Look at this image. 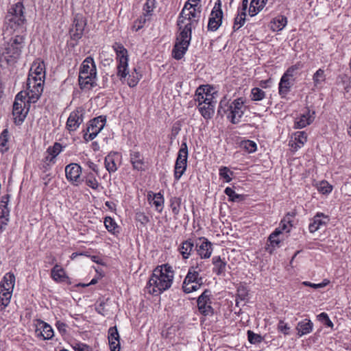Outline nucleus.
I'll return each mask as SVG.
<instances>
[{"instance_id":"f257e3e1","label":"nucleus","mask_w":351,"mask_h":351,"mask_svg":"<svg viewBox=\"0 0 351 351\" xmlns=\"http://www.w3.org/2000/svg\"><path fill=\"white\" fill-rule=\"evenodd\" d=\"M174 271L168 264L158 266L153 271L146 286L148 293L158 295L169 289L173 283Z\"/></svg>"},{"instance_id":"f03ea898","label":"nucleus","mask_w":351,"mask_h":351,"mask_svg":"<svg viewBox=\"0 0 351 351\" xmlns=\"http://www.w3.org/2000/svg\"><path fill=\"white\" fill-rule=\"evenodd\" d=\"M202 12L201 0H188L184 4L177 21L179 30L191 33L197 24Z\"/></svg>"},{"instance_id":"7ed1b4c3","label":"nucleus","mask_w":351,"mask_h":351,"mask_svg":"<svg viewBox=\"0 0 351 351\" xmlns=\"http://www.w3.org/2000/svg\"><path fill=\"white\" fill-rule=\"evenodd\" d=\"M113 49L117 55V75L121 81L125 80L128 75V84L130 87H134L138 84L141 77V75L136 72V69L131 74H129L128 71V55L127 49L120 43H115L112 46Z\"/></svg>"},{"instance_id":"20e7f679","label":"nucleus","mask_w":351,"mask_h":351,"mask_svg":"<svg viewBox=\"0 0 351 351\" xmlns=\"http://www.w3.org/2000/svg\"><path fill=\"white\" fill-rule=\"evenodd\" d=\"M245 110V101L242 97L235 99L232 102L223 97L219 102L217 112L221 116L226 115L232 123L237 124L241 121Z\"/></svg>"},{"instance_id":"39448f33","label":"nucleus","mask_w":351,"mask_h":351,"mask_svg":"<svg viewBox=\"0 0 351 351\" xmlns=\"http://www.w3.org/2000/svg\"><path fill=\"white\" fill-rule=\"evenodd\" d=\"M24 10L25 8L21 1L10 6L5 18L8 27L21 33L26 31L27 20Z\"/></svg>"},{"instance_id":"423d86ee","label":"nucleus","mask_w":351,"mask_h":351,"mask_svg":"<svg viewBox=\"0 0 351 351\" xmlns=\"http://www.w3.org/2000/svg\"><path fill=\"white\" fill-rule=\"evenodd\" d=\"M191 40V33L180 30L177 42L172 51V56L176 60H180L186 53Z\"/></svg>"},{"instance_id":"0eeeda50","label":"nucleus","mask_w":351,"mask_h":351,"mask_svg":"<svg viewBox=\"0 0 351 351\" xmlns=\"http://www.w3.org/2000/svg\"><path fill=\"white\" fill-rule=\"evenodd\" d=\"M188 147L186 141H183L178 151L174 167V178L178 181L184 173L187 167Z\"/></svg>"},{"instance_id":"6e6552de","label":"nucleus","mask_w":351,"mask_h":351,"mask_svg":"<svg viewBox=\"0 0 351 351\" xmlns=\"http://www.w3.org/2000/svg\"><path fill=\"white\" fill-rule=\"evenodd\" d=\"M27 112L28 108L26 107L25 96H24L23 93L21 91L16 95L13 104L12 115L15 123L20 124L23 122Z\"/></svg>"},{"instance_id":"1a4fd4ad","label":"nucleus","mask_w":351,"mask_h":351,"mask_svg":"<svg viewBox=\"0 0 351 351\" xmlns=\"http://www.w3.org/2000/svg\"><path fill=\"white\" fill-rule=\"evenodd\" d=\"M44 82L34 80L33 77H28L27 80V90L25 93V97H28V102L35 103L40 98L43 91Z\"/></svg>"},{"instance_id":"9d476101","label":"nucleus","mask_w":351,"mask_h":351,"mask_svg":"<svg viewBox=\"0 0 351 351\" xmlns=\"http://www.w3.org/2000/svg\"><path fill=\"white\" fill-rule=\"evenodd\" d=\"M44 82L34 80L33 77H28L27 80V90L25 93V97H28V102L35 103L40 98L43 91Z\"/></svg>"},{"instance_id":"9b49d317","label":"nucleus","mask_w":351,"mask_h":351,"mask_svg":"<svg viewBox=\"0 0 351 351\" xmlns=\"http://www.w3.org/2000/svg\"><path fill=\"white\" fill-rule=\"evenodd\" d=\"M105 124L106 118L101 116L90 120L84 134V140L86 141L93 140L104 128Z\"/></svg>"},{"instance_id":"f8f14e48","label":"nucleus","mask_w":351,"mask_h":351,"mask_svg":"<svg viewBox=\"0 0 351 351\" xmlns=\"http://www.w3.org/2000/svg\"><path fill=\"white\" fill-rule=\"evenodd\" d=\"M84 110L82 108H77L72 111L67 119L66 128L69 132H75L77 130L84 120Z\"/></svg>"},{"instance_id":"ddd939ff","label":"nucleus","mask_w":351,"mask_h":351,"mask_svg":"<svg viewBox=\"0 0 351 351\" xmlns=\"http://www.w3.org/2000/svg\"><path fill=\"white\" fill-rule=\"evenodd\" d=\"M223 18V12L221 10V2L218 0L213 8L210 17L208 21V29L216 31L221 25Z\"/></svg>"},{"instance_id":"4468645a","label":"nucleus","mask_w":351,"mask_h":351,"mask_svg":"<svg viewBox=\"0 0 351 351\" xmlns=\"http://www.w3.org/2000/svg\"><path fill=\"white\" fill-rule=\"evenodd\" d=\"M25 46V38L23 35H16L10 39L7 48V53L10 56L16 59L21 54L22 50Z\"/></svg>"},{"instance_id":"2eb2a0df","label":"nucleus","mask_w":351,"mask_h":351,"mask_svg":"<svg viewBox=\"0 0 351 351\" xmlns=\"http://www.w3.org/2000/svg\"><path fill=\"white\" fill-rule=\"evenodd\" d=\"M211 291L206 289L197 299V306L199 312L204 315H212L213 308L210 304Z\"/></svg>"},{"instance_id":"dca6fc26","label":"nucleus","mask_w":351,"mask_h":351,"mask_svg":"<svg viewBox=\"0 0 351 351\" xmlns=\"http://www.w3.org/2000/svg\"><path fill=\"white\" fill-rule=\"evenodd\" d=\"M213 244L205 237H200L195 241V250L201 258H208L213 252Z\"/></svg>"},{"instance_id":"f3484780","label":"nucleus","mask_w":351,"mask_h":351,"mask_svg":"<svg viewBox=\"0 0 351 351\" xmlns=\"http://www.w3.org/2000/svg\"><path fill=\"white\" fill-rule=\"evenodd\" d=\"M82 173L81 167L76 163H71L66 166L65 174L66 179L75 185H78L82 182L80 178Z\"/></svg>"},{"instance_id":"a211bd4d","label":"nucleus","mask_w":351,"mask_h":351,"mask_svg":"<svg viewBox=\"0 0 351 351\" xmlns=\"http://www.w3.org/2000/svg\"><path fill=\"white\" fill-rule=\"evenodd\" d=\"M330 221L328 215L323 213L318 212L316 215L310 219L308 224V230L311 233H314L321 228L326 226Z\"/></svg>"},{"instance_id":"6ab92c4d","label":"nucleus","mask_w":351,"mask_h":351,"mask_svg":"<svg viewBox=\"0 0 351 351\" xmlns=\"http://www.w3.org/2000/svg\"><path fill=\"white\" fill-rule=\"evenodd\" d=\"M86 25L85 19L82 16L77 15L74 18L73 27L70 29L71 38L75 40L81 38Z\"/></svg>"},{"instance_id":"aec40b11","label":"nucleus","mask_w":351,"mask_h":351,"mask_svg":"<svg viewBox=\"0 0 351 351\" xmlns=\"http://www.w3.org/2000/svg\"><path fill=\"white\" fill-rule=\"evenodd\" d=\"M28 77H33L38 81H45V66L44 62L36 60L32 64Z\"/></svg>"},{"instance_id":"412c9836","label":"nucleus","mask_w":351,"mask_h":351,"mask_svg":"<svg viewBox=\"0 0 351 351\" xmlns=\"http://www.w3.org/2000/svg\"><path fill=\"white\" fill-rule=\"evenodd\" d=\"M315 112L306 109L300 116L295 119L294 128L302 129L309 125L315 119Z\"/></svg>"},{"instance_id":"4be33fe9","label":"nucleus","mask_w":351,"mask_h":351,"mask_svg":"<svg viewBox=\"0 0 351 351\" xmlns=\"http://www.w3.org/2000/svg\"><path fill=\"white\" fill-rule=\"evenodd\" d=\"M130 161L134 170L143 171L145 170V165L143 154L138 151H131Z\"/></svg>"},{"instance_id":"5701e85b","label":"nucleus","mask_w":351,"mask_h":351,"mask_svg":"<svg viewBox=\"0 0 351 351\" xmlns=\"http://www.w3.org/2000/svg\"><path fill=\"white\" fill-rule=\"evenodd\" d=\"M37 337H41L44 340L51 339L54 335L53 330L47 323L39 320L38 328L36 330Z\"/></svg>"},{"instance_id":"b1692460","label":"nucleus","mask_w":351,"mask_h":351,"mask_svg":"<svg viewBox=\"0 0 351 351\" xmlns=\"http://www.w3.org/2000/svg\"><path fill=\"white\" fill-rule=\"evenodd\" d=\"M79 75H97L96 64L92 57L88 56L82 62Z\"/></svg>"},{"instance_id":"393cba45","label":"nucleus","mask_w":351,"mask_h":351,"mask_svg":"<svg viewBox=\"0 0 351 351\" xmlns=\"http://www.w3.org/2000/svg\"><path fill=\"white\" fill-rule=\"evenodd\" d=\"M147 200L152 204L157 212L162 213L164 208L165 199L163 195L159 192L154 193L149 191L147 194Z\"/></svg>"},{"instance_id":"a878e982","label":"nucleus","mask_w":351,"mask_h":351,"mask_svg":"<svg viewBox=\"0 0 351 351\" xmlns=\"http://www.w3.org/2000/svg\"><path fill=\"white\" fill-rule=\"evenodd\" d=\"M108 338L110 351H120V337L117 326H112L108 329Z\"/></svg>"},{"instance_id":"bb28decb","label":"nucleus","mask_w":351,"mask_h":351,"mask_svg":"<svg viewBox=\"0 0 351 351\" xmlns=\"http://www.w3.org/2000/svg\"><path fill=\"white\" fill-rule=\"evenodd\" d=\"M78 81L82 89L90 90L97 85V75H79Z\"/></svg>"},{"instance_id":"cd10ccee","label":"nucleus","mask_w":351,"mask_h":351,"mask_svg":"<svg viewBox=\"0 0 351 351\" xmlns=\"http://www.w3.org/2000/svg\"><path fill=\"white\" fill-rule=\"evenodd\" d=\"M293 84V82L291 80V77L283 74L278 86V92L280 95L282 97H285L290 91L291 87Z\"/></svg>"},{"instance_id":"c85d7f7f","label":"nucleus","mask_w":351,"mask_h":351,"mask_svg":"<svg viewBox=\"0 0 351 351\" xmlns=\"http://www.w3.org/2000/svg\"><path fill=\"white\" fill-rule=\"evenodd\" d=\"M210 103L211 104H203L202 106H197V108L201 115L205 119H210L214 115L215 106L217 103V101H213V102Z\"/></svg>"},{"instance_id":"c756f323","label":"nucleus","mask_w":351,"mask_h":351,"mask_svg":"<svg viewBox=\"0 0 351 351\" xmlns=\"http://www.w3.org/2000/svg\"><path fill=\"white\" fill-rule=\"evenodd\" d=\"M313 324L310 319H305L298 322L296 330L300 337L307 335L312 332Z\"/></svg>"},{"instance_id":"7c9ffc66","label":"nucleus","mask_w":351,"mask_h":351,"mask_svg":"<svg viewBox=\"0 0 351 351\" xmlns=\"http://www.w3.org/2000/svg\"><path fill=\"white\" fill-rule=\"evenodd\" d=\"M15 284V276L12 273H7L1 282H0V288L3 290H7L9 291H13V289Z\"/></svg>"},{"instance_id":"2f4dec72","label":"nucleus","mask_w":351,"mask_h":351,"mask_svg":"<svg viewBox=\"0 0 351 351\" xmlns=\"http://www.w3.org/2000/svg\"><path fill=\"white\" fill-rule=\"evenodd\" d=\"M214 265L213 272L217 276L224 274L226 267V262L223 261L219 256H214L212 259Z\"/></svg>"},{"instance_id":"473e14b6","label":"nucleus","mask_w":351,"mask_h":351,"mask_svg":"<svg viewBox=\"0 0 351 351\" xmlns=\"http://www.w3.org/2000/svg\"><path fill=\"white\" fill-rule=\"evenodd\" d=\"M51 276L53 280L58 282H64L68 278L64 270L58 265L51 269Z\"/></svg>"},{"instance_id":"72a5a7b5","label":"nucleus","mask_w":351,"mask_h":351,"mask_svg":"<svg viewBox=\"0 0 351 351\" xmlns=\"http://www.w3.org/2000/svg\"><path fill=\"white\" fill-rule=\"evenodd\" d=\"M194 245L195 243L191 239L186 240L182 243L179 247V251L183 258L186 259L190 256L193 250Z\"/></svg>"},{"instance_id":"f704fd0d","label":"nucleus","mask_w":351,"mask_h":351,"mask_svg":"<svg viewBox=\"0 0 351 351\" xmlns=\"http://www.w3.org/2000/svg\"><path fill=\"white\" fill-rule=\"evenodd\" d=\"M287 24V18L280 15L274 18L271 22V28L274 32H279L284 29Z\"/></svg>"},{"instance_id":"c9c22d12","label":"nucleus","mask_w":351,"mask_h":351,"mask_svg":"<svg viewBox=\"0 0 351 351\" xmlns=\"http://www.w3.org/2000/svg\"><path fill=\"white\" fill-rule=\"evenodd\" d=\"M267 0H252L250 8L249 14L251 16L256 15L265 7Z\"/></svg>"},{"instance_id":"e433bc0d","label":"nucleus","mask_w":351,"mask_h":351,"mask_svg":"<svg viewBox=\"0 0 351 351\" xmlns=\"http://www.w3.org/2000/svg\"><path fill=\"white\" fill-rule=\"evenodd\" d=\"M204 91V88H197L195 91L194 99L198 103L197 106L203 104H211L210 102H213V101H211V98H208V95H205V93ZM208 97L210 96L208 95Z\"/></svg>"},{"instance_id":"4c0bfd02","label":"nucleus","mask_w":351,"mask_h":351,"mask_svg":"<svg viewBox=\"0 0 351 351\" xmlns=\"http://www.w3.org/2000/svg\"><path fill=\"white\" fill-rule=\"evenodd\" d=\"M198 278H202L199 276V271H196L193 267L189 269L187 275L186 276L183 282L182 286L190 285L191 283H194V282L198 280Z\"/></svg>"},{"instance_id":"58836bf2","label":"nucleus","mask_w":351,"mask_h":351,"mask_svg":"<svg viewBox=\"0 0 351 351\" xmlns=\"http://www.w3.org/2000/svg\"><path fill=\"white\" fill-rule=\"evenodd\" d=\"M156 0H147L143 8V18H141V21L143 20L145 23L152 14V12L155 8Z\"/></svg>"},{"instance_id":"ea45409f","label":"nucleus","mask_w":351,"mask_h":351,"mask_svg":"<svg viewBox=\"0 0 351 351\" xmlns=\"http://www.w3.org/2000/svg\"><path fill=\"white\" fill-rule=\"evenodd\" d=\"M104 225L109 232L113 234H116L119 232V227L112 217H105Z\"/></svg>"},{"instance_id":"a19ab883","label":"nucleus","mask_w":351,"mask_h":351,"mask_svg":"<svg viewBox=\"0 0 351 351\" xmlns=\"http://www.w3.org/2000/svg\"><path fill=\"white\" fill-rule=\"evenodd\" d=\"M246 12L238 11L237 16L234 19L233 29L234 31L239 29L245 22Z\"/></svg>"},{"instance_id":"79ce46f5","label":"nucleus","mask_w":351,"mask_h":351,"mask_svg":"<svg viewBox=\"0 0 351 351\" xmlns=\"http://www.w3.org/2000/svg\"><path fill=\"white\" fill-rule=\"evenodd\" d=\"M2 209L0 210V232L5 228L9 221L10 210L5 207Z\"/></svg>"},{"instance_id":"37998d69","label":"nucleus","mask_w":351,"mask_h":351,"mask_svg":"<svg viewBox=\"0 0 351 351\" xmlns=\"http://www.w3.org/2000/svg\"><path fill=\"white\" fill-rule=\"evenodd\" d=\"M265 92L260 88L255 87L251 90L250 97L252 101H261L265 97Z\"/></svg>"},{"instance_id":"c03bdc74","label":"nucleus","mask_w":351,"mask_h":351,"mask_svg":"<svg viewBox=\"0 0 351 351\" xmlns=\"http://www.w3.org/2000/svg\"><path fill=\"white\" fill-rule=\"evenodd\" d=\"M304 67V64L302 62H298L295 64L292 65L291 66L289 67L287 70L285 71L284 75L289 77H293L294 75H295L298 73V71L300 69H302Z\"/></svg>"},{"instance_id":"a18cd8bd","label":"nucleus","mask_w":351,"mask_h":351,"mask_svg":"<svg viewBox=\"0 0 351 351\" xmlns=\"http://www.w3.org/2000/svg\"><path fill=\"white\" fill-rule=\"evenodd\" d=\"M181 201V198L178 197H172L170 199V207L175 215H178L180 213Z\"/></svg>"},{"instance_id":"49530a36","label":"nucleus","mask_w":351,"mask_h":351,"mask_svg":"<svg viewBox=\"0 0 351 351\" xmlns=\"http://www.w3.org/2000/svg\"><path fill=\"white\" fill-rule=\"evenodd\" d=\"M105 167L106 170L110 173H114L117 170V164L112 156L108 155L105 158Z\"/></svg>"},{"instance_id":"de8ad7c7","label":"nucleus","mask_w":351,"mask_h":351,"mask_svg":"<svg viewBox=\"0 0 351 351\" xmlns=\"http://www.w3.org/2000/svg\"><path fill=\"white\" fill-rule=\"evenodd\" d=\"M325 80L326 75L324 74V71L322 69H319L313 76V83L315 86L322 84Z\"/></svg>"},{"instance_id":"09e8293b","label":"nucleus","mask_w":351,"mask_h":351,"mask_svg":"<svg viewBox=\"0 0 351 351\" xmlns=\"http://www.w3.org/2000/svg\"><path fill=\"white\" fill-rule=\"evenodd\" d=\"M202 285L203 278H198V280L194 282V283H191L190 285H187L186 287L185 286H182V289L185 293H189L199 289Z\"/></svg>"},{"instance_id":"8fccbe9b","label":"nucleus","mask_w":351,"mask_h":351,"mask_svg":"<svg viewBox=\"0 0 351 351\" xmlns=\"http://www.w3.org/2000/svg\"><path fill=\"white\" fill-rule=\"evenodd\" d=\"M291 217L293 215H290L288 214L283 219L281 220L279 227L282 230V231H285L287 232H289L291 228L292 227Z\"/></svg>"},{"instance_id":"3c124183","label":"nucleus","mask_w":351,"mask_h":351,"mask_svg":"<svg viewBox=\"0 0 351 351\" xmlns=\"http://www.w3.org/2000/svg\"><path fill=\"white\" fill-rule=\"evenodd\" d=\"M317 188L318 191L324 195L330 193L332 189V185L325 180L320 182Z\"/></svg>"},{"instance_id":"603ef678","label":"nucleus","mask_w":351,"mask_h":351,"mask_svg":"<svg viewBox=\"0 0 351 351\" xmlns=\"http://www.w3.org/2000/svg\"><path fill=\"white\" fill-rule=\"evenodd\" d=\"M85 182L87 186L93 189H97L99 187V182L92 173H89L85 177Z\"/></svg>"},{"instance_id":"864d4df0","label":"nucleus","mask_w":351,"mask_h":351,"mask_svg":"<svg viewBox=\"0 0 351 351\" xmlns=\"http://www.w3.org/2000/svg\"><path fill=\"white\" fill-rule=\"evenodd\" d=\"M241 146L249 153H253L256 150V143L250 140H245L241 142Z\"/></svg>"},{"instance_id":"5fc2aeb1","label":"nucleus","mask_w":351,"mask_h":351,"mask_svg":"<svg viewBox=\"0 0 351 351\" xmlns=\"http://www.w3.org/2000/svg\"><path fill=\"white\" fill-rule=\"evenodd\" d=\"M62 151V146L59 143H55L53 146H50L47 149V153H49V154L53 158H56L60 153Z\"/></svg>"},{"instance_id":"6e6d98bb","label":"nucleus","mask_w":351,"mask_h":351,"mask_svg":"<svg viewBox=\"0 0 351 351\" xmlns=\"http://www.w3.org/2000/svg\"><path fill=\"white\" fill-rule=\"evenodd\" d=\"M233 172L231 171L227 167H221L219 171L220 178L224 179L226 182H230L232 180L231 176Z\"/></svg>"},{"instance_id":"4d7b16f0","label":"nucleus","mask_w":351,"mask_h":351,"mask_svg":"<svg viewBox=\"0 0 351 351\" xmlns=\"http://www.w3.org/2000/svg\"><path fill=\"white\" fill-rule=\"evenodd\" d=\"M294 141L301 145H304L307 141V134L304 131L296 132L293 134Z\"/></svg>"},{"instance_id":"13d9d810","label":"nucleus","mask_w":351,"mask_h":351,"mask_svg":"<svg viewBox=\"0 0 351 351\" xmlns=\"http://www.w3.org/2000/svg\"><path fill=\"white\" fill-rule=\"evenodd\" d=\"M224 193L228 196L230 201L237 202L241 199V195L236 193V192L230 187H226Z\"/></svg>"},{"instance_id":"bf43d9fd","label":"nucleus","mask_w":351,"mask_h":351,"mask_svg":"<svg viewBox=\"0 0 351 351\" xmlns=\"http://www.w3.org/2000/svg\"><path fill=\"white\" fill-rule=\"evenodd\" d=\"M247 338L248 341L252 344L258 343L263 341V337L260 335L254 333L252 330L247 331Z\"/></svg>"},{"instance_id":"052dcab7","label":"nucleus","mask_w":351,"mask_h":351,"mask_svg":"<svg viewBox=\"0 0 351 351\" xmlns=\"http://www.w3.org/2000/svg\"><path fill=\"white\" fill-rule=\"evenodd\" d=\"M197 88H204V92L205 93V95H209L208 98H211V101H217L214 96L215 93L213 92L214 88L209 85H202L199 86Z\"/></svg>"},{"instance_id":"680f3d73","label":"nucleus","mask_w":351,"mask_h":351,"mask_svg":"<svg viewBox=\"0 0 351 351\" xmlns=\"http://www.w3.org/2000/svg\"><path fill=\"white\" fill-rule=\"evenodd\" d=\"M8 141V130H3L0 135V146L2 147H5L4 151L8 150V147H6L7 143Z\"/></svg>"},{"instance_id":"e2e57ef3","label":"nucleus","mask_w":351,"mask_h":351,"mask_svg":"<svg viewBox=\"0 0 351 351\" xmlns=\"http://www.w3.org/2000/svg\"><path fill=\"white\" fill-rule=\"evenodd\" d=\"M248 297V291L244 286H240L237 289V298L245 300Z\"/></svg>"},{"instance_id":"0e129e2a","label":"nucleus","mask_w":351,"mask_h":351,"mask_svg":"<svg viewBox=\"0 0 351 351\" xmlns=\"http://www.w3.org/2000/svg\"><path fill=\"white\" fill-rule=\"evenodd\" d=\"M43 167L47 169V167H49L56 162V158H53V156H51L49 153H47L46 152L45 158L43 159Z\"/></svg>"},{"instance_id":"69168bd1","label":"nucleus","mask_w":351,"mask_h":351,"mask_svg":"<svg viewBox=\"0 0 351 351\" xmlns=\"http://www.w3.org/2000/svg\"><path fill=\"white\" fill-rule=\"evenodd\" d=\"M278 330L285 335L289 334L290 327L284 321L280 320L278 324Z\"/></svg>"},{"instance_id":"338daca9","label":"nucleus","mask_w":351,"mask_h":351,"mask_svg":"<svg viewBox=\"0 0 351 351\" xmlns=\"http://www.w3.org/2000/svg\"><path fill=\"white\" fill-rule=\"evenodd\" d=\"M328 281L327 282H323L322 283H319V284H315V283H311L310 282H308V281H304L302 282V284L305 286H307V287H311L313 289H319V288H323L327 284H328Z\"/></svg>"},{"instance_id":"774afa93","label":"nucleus","mask_w":351,"mask_h":351,"mask_svg":"<svg viewBox=\"0 0 351 351\" xmlns=\"http://www.w3.org/2000/svg\"><path fill=\"white\" fill-rule=\"evenodd\" d=\"M136 219L142 224H146L149 222V217L143 213H136Z\"/></svg>"}]
</instances>
